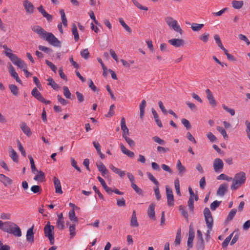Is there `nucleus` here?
<instances>
[{"mask_svg": "<svg viewBox=\"0 0 250 250\" xmlns=\"http://www.w3.org/2000/svg\"><path fill=\"white\" fill-rule=\"evenodd\" d=\"M32 30L37 33L42 39L47 41L50 45L57 47L61 46L60 41L52 33L47 32L40 26H33Z\"/></svg>", "mask_w": 250, "mask_h": 250, "instance_id": "obj_1", "label": "nucleus"}, {"mask_svg": "<svg viewBox=\"0 0 250 250\" xmlns=\"http://www.w3.org/2000/svg\"><path fill=\"white\" fill-rule=\"evenodd\" d=\"M1 229L4 232L12 234L17 237H21L22 234L20 227L16 224L11 221L2 222Z\"/></svg>", "mask_w": 250, "mask_h": 250, "instance_id": "obj_2", "label": "nucleus"}, {"mask_svg": "<svg viewBox=\"0 0 250 250\" xmlns=\"http://www.w3.org/2000/svg\"><path fill=\"white\" fill-rule=\"evenodd\" d=\"M246 180V177L245 172L241 171L235 174L234 178H232V183L231 186V189L234 190L238 189L245 183Z\"/></svg>", "mask_w": 250, "mask_h": 250, "instance_id": "obj_3", "label": "nucleus"}, {"mask_svg": "<svg viewBox=\"0 0 250 250\" xmlns=\"http://www.w3.org/2000/svg\"><path fill=\"white\" fill-rule=\"evenodd\" d=\"M165 21L168 26L182 36L184 33L178 21L171 17H167Z\"/></svg>", "mask_w": 250, "mask_h": 250, "instance_id": "obj_4", "label": "nucleus"}, {"mask_svg": "<svg viewBox=\"0 0 250 250\" xmlns=\"http://www.w3.org/2000/svg\"><path fill=\"white\" fill-rule=\"evenodd\" d=\"M54 227L51 225L50 222H48L44 228V236L50 241L51 245L54 243Z\"/></svg>", "mask_w": 250, "mask_h": 250, "instance_id": "obj_5", "label": "nucleus"}, {"mask_svg": "<svg viewBox=\"0 0 250 250\" xmlns=\"http://www.w3.org/2000/svg\"><path fill=\"white\" fill-rule=\"evenodd\" d=\"M204 215L207 226L208 229V233H209L212 228L213 220L211 212L208 208H206L204 209Z\"/></svg>", "mask_w": 250, "mask_h": 250, "instance_id": "obj_6", "label": "nucleus"}, {"mask_svg": "<svg viewBox=\"0 0 250 250\" xmlns=\"http://www.w3.org/2000/svg\"><path fill=\"white\" fill-rule=\"evenodd\" d=\"M224 163L220 158H216L213 162V168L216 172H220L223 168Z\"/></svg>", "mask_w": 250, "mask_h": 250, "instance_id": "obj_7", "label": "nucleus"}, {"mask_svg": "<svg viewBox=\"0 0 250 250\" xmlns=\"http://www.w3.org/2000/svg\"><path fill=\"white\" fill-rule=\"evenodd\" d=\"M195 236L194 230L191 225L189 228L188 238L187 245L188 248H192L193 246V241Z\"/></svg>", "mask_w": 250, "mask_h": 250, "instance_id": "obj_8", "label": "nucleus"}, {"mask_svg": "<svg viewBox=\"0 0 250 250\" xmlns=\"http://www.w3.org/2000/svg\"><path fill=\"white\" fill-rule=\"evenodd\" d=\"M121 129L123 131V136L124 137L125 141H132V140L128 139L126 136V135L128 133V129L126 126L125 119L124 117H123L121 119Z\"/></svg>", "mask_w": 250, "mask_h": 250, "instance_id": "obj_9", "label": "nucleus"}, {"mask_svg": "<svg viewBox=\"0 0 250 250\" xmlns=\"http://www.w3.org/2000/svg\"><path fill=\"white\" fill-rule=\"evenodd\" d=\"M168 42L170 44L176 47L183 46L185 44L184 41L181 39H172L169 40Z\"/></svg>", "mask_w": 250, "mask_h": 250, "instance_id": "obj_10", "label": "nucleus"}, {"mask_svg": "<svg viewBox=\"0 0 250 250\" xmlns=\"http://www.w3.org/2000/svg\"><path fill=\"white\" fill-rule=\"evenodd\" d=\"M23 5L27 13L31 14L34 13V6L28 0H24L23 2Z\"/></svg>", "mask_w": 250, "mask_h": 250, "instance_id": "obj_11", "label": "nucleus"}, {"mask_svg": "<svg viewBox=\"0 0 250 250\" xmlns=\"http://www.w3.org/2000/svg\"><path fill=\"white\" fill-rule=\"evenodd\" d=\"M34 226L33 225L30 228L28 229L26 235L27 241L31 244L34 242Z\"/></svg>", "mask_w": 250, "mask_h": 250, "instance_id": "obj_12", "label": "nucleus"}, {"mask_svg": "<svg viewBox=\"0 0 250 250\" xmlns=\"http://www.w3.org/2000/svg\"><path fill=\"white\" fill-rule=\"evenodd\" d=\"M56 225L57 228L60 230H62L64 229V222L62 213L58 214V219L57 220Z\"/></svg>", "mask_w": 250, "mask_h": 250, "instance_id": "obj_13", "label": "nucleus"}, {"mask_svg": "<svg viewBox=\"0 0 250 250\" xmlns=\"http://www.w3.org/2000/svg\"><path fill=\"white\" fill-rule=\"evenodd\" d=\"M207 94V98L209 101V103L212 106H215L216 105V102L214 98L213 94L209 89H207L205 91Z\"/></svg>", "mask_w": 250, "mask_h": 250, "instance_id": "obj_14", "label": "nucleus"}, {"mask_svg": "<svg viewBox=\"0 0 250 250\" xmlns=\"http://www.w3.org/2000/svg\"><path fill=\"white\" fill-rule=\"evenodd\" d=\"M53 183L55 188V192L57 193L62 194V190L60 180L56 177L53 178Z\"/></svg>", "mask_w": 250, "mask_h": 250, "instance_id": "obj_15", "label": "nucleus"}, {"mask_svg": "<svg viewBox=\"0 0 250 250\" xmlns=\"http://www.w3.org/2000/svg\"><path fill=\"white\" fill-rule=\"evenodd\" d=\"M228 188V184L226 183H223L221 184L217 191V195L219 196H223L225 193L227 191Z\"/></svg>", "mask_w": 250, "mask_h": 250, "instance_id": "obj_16", "label": "nucleus"}, {"mask_svg": "<svg viewBox=\"0 0 250 250\" xmlns=\"http://www.w3.org/2000/svg\"><path fill=\"white\" fill-rule=\"evenodd\" d=\"M37 9L40 12L43 17L45 18L48 21H50L52 20L53 17L52 15L48 14L45 10L44 9L42 5L40 6L37 8Z\"/></svg>", "mask_w": 250, "mask_h": 250, "instance_id": "obj_17", "label": "nucleus"}, {"mask_svg": "<svg viewBox=\"0 0 250 250\" xmlns=\"http://www.w3.org/2000/svg\"><path fill=\"white\" fill-rule=\"evenodd\" d=\"M36 175L34 178L35 181L39 182H42L45 181V175L42 171H36Z\"/></svg>", "mask_w": 250, "mask_h": 250, "instance_id": "obj_18", "label": "nucleus"}, {"mask_svg": "<svg viewBox=\"0 0 250 250\" xmlns=\"http://www.w3.org/2000/svg\"><path fill=\"white\" fill-rule=\"evenodd\" d=\"M5 54L10 59L11 62L15 65H16L17 62L20 60V58H19L16 55L12 53L5 52Z\"/></svg>", "mask_w": 250, "mask_h": 250, "instance_id": "obj_19", "label": "nucleus"}, {"mask_svg": "<svg viewBox=\"0 0 250 250\" xmlns=\"http://www.w3.org/2000/svg\"><path fill=\"white\" fill-rule=\"evenodd\" d=\"M155 203H151L149 205L148 210L147 214L149 217L151 219H154L155 216Z\"/></svg>", "mask_w": 250, "mask_h": 250, "instance_id": "obj_20", "label": "nucleus"}, {"mask_svg": "<svg viewBox=\"0 0 250 250\" xmlns=\"http://www.w3.org/2000/svg\"><path fill=\"white\" fill-rule=\"evenodd\" d=\"M0 181L5 186H7L12 183V180L11 179L2 174H0Z\"/></svg>", "mask_w": 250, "mask_h": 250, "instance_id": "obj_21", "label": "nucleus"}, {"mask_svg": "<svg viewBox=\"0 0 250 250\" xmlns=\"http://www.w3.org/2000/svg\"><path fill=\"white\" fill-rule=\"evenodd\" d=\"M109 168L116 174H118L121 177H123L125 175V171L122 170L121 169L116 167L112 164L109 165Z\"/></svg>", "mask_w": 250, "mask_h": 250, "instance_id": "obj_22", "label": "nucleus"}, {"mask_svg": "<svg viewBox=\"0 0 250 250\" xmlns=\"http://www.w3.org/2000/svg\"><path fill=\"white\" fill-rule=\"evenodd\" d=\"M176 167L178 170L179 175L180 176H183L185 173L186 172V167L182 165L180 160H178L177 163Z\"/></svg>", "mask_w": 250, "mask_h": 250, "instance_id": "obj_23", "label": "nucleus"}, {"mask_svg": "<svg viewBox=\"0 0 250 250\" xmlns=\"http://www.w3.org/2000/svg\"><path fill=\"white\" fill-rule=\"evenodd\" d=\"M97 166L99 171L102 173L103 176H104L108 173V170L102 162L97 164Z\"/></svg>", "mask_w": 250, "mask_h": 250, "instance_id": "obj_24", "label": "nucleus"}, {"mask_svg": "<svg viewBox=\"0 0 250 250\" xmlns=\"http://www.w3.org/2000/svg\"><path fill=\"white\" fill-rule=\"evenodd\" d=\"M130 225L133 227H137L139 226L135 210L133 211L132 217L130 220Z\"/></svg>", "mask_w": 250, "mask_h": 250, "instance_id": "obj_25", "label": "nucleus"}, {"mask_svg": "<svg viewBox=\"0 0 250 250\" xmlns=\"http://www.w3.org/2000/svg\"><path fill=\"white\" fill-rule=\"evenodd\" d=\"M121 149L122 152L128 156L130 158H133L134 156V154L133 152L128 150L123 145L121 144Z\"/></svg>", "mask_w": 250, "mask_h": 250, "instance_id": "obj_26", "label": "nucleus"}, {"mask_svg": "<svg viewBox=\"0 0 250 250\" xmlns=\"http://www.w3.org/2000/svg\"><path fill=\"white\" fill-rule=\"evenodd\" d=\"M232 7L236 9H239L241 8L243 5L244 2L243 0H232L231 2Z\"/></svg>", "mask_w": 250, "mask_h": 250, "instance_id": "obj_27", "label": "nucleus"}, {"mask_svg": "<svg viewBox=\"0 0 250 250\" xmlns=\"http://www.w3.org/2000/svg\"><path fill=\"white\" fill-rule=\"evenodd\" d=\"M68 216H69L70 220L72 222H73L74 223H76L77 224L78 223V219L75 215V211H74V209L70 210L69 211V213H68Z\"/></svg>", "mask_w": 250, "mask_h": 250, "instance_id": "obj_28", "label": "nucleus"}, {"mask_svg": "<svg viewBox=\"0 0 250 250\" xmlns=\"http://www.w3.org/2000/svg\"><path fill=\"white\" fill-rule=\"evenodd\" d=\"M146 106V102L145 100H143L140 104V118L143 119L145 114V109Z\"/></svg>", "mask_w": 250, "mask_h": 250, "instance_id": "obj_29", "label": "nucleus"}, {"mask_svg": "<svg viewBox=\"0 0 250 250\" xmlns=\"http://www.w3.org/2000/svg\"><path fill=\"white\" fill-rule=\"evenodd\" d=\"M9 152L11 153L10 157L13 161L16 163L18 162V156L14 149L10 147L9 148Z\"/></svg>", "mask_w": 250, "mask_h": 250, "instance_id": "obj_30", "label": "nucleus"}, {"mask_svg": "<svg viewBox=\"0 0 250 250\" xmlns=\"http://www.w3.org/2000/svg\"><path fill=\"white\" fill-rule=\"evenodd\" d=\"M21 128L22 131L27 135L29 136L31 134V132L29 127L25 123H22L21 125Z\"/></svg>", "mask_w": 250, "mask_h": 250, "instance_id": "obj_31", "label": "nucleus"}, {"mask_svg": "<svg viewBox=\"0 0 250 250\" xmlns=\"http://www.w3.org/2000/svg\"><path fill=\"white\" fill-rule=\"evenodd\" d=\"M9 88L11 93L15 96H17L19 94V88L15 84H9Z\"/></svg>", "mask_w": 250, "mask_h": 250, "instance_id": "obj_32", "label": "nucleus"}, {"mask_svg": "<svg viewBox=\"0 0 250 250\" xmlns=\"http://www.w3.org/2000/svg\"><path fill=\"white\" fill-rule=\"evenodd\" d=\"M72 32L74 36V39L76 42L78 41L79 40V35L78 32L77 28L75 24L72 25Z\"/></svg>", "mask_w": 250, "mask_h": 250, "instance_id": "obj_33", "label": "nucleus"}, {"mask_svg": "<svg viewBox=\"0 0 250 250\" xmlns=\"http://www.w3.org/2000/svg\"><path fill=\"white\" fill-rule=\"evenodd\" d=\"M204 25L203 24H199L196 23H192L191 24V29L195 32H198L200 31L203 27Z\"/></svg>", "mask_w": 250, "mask_h": 250, "instance_id": "obj_34", "label": "nucleus"}, {"mask_svg": "<svg viewBox=\"0 0 250 250\" xmlns=\"http://www.w3.org/2000/svg\"><path fill=\"white\" fill-rule=\"evenodd\" d=\"M34 97L42 103H44L45 104H50L51 103V102L50 101L45 100L42 97V94L40 92L39 93H38V94H37Z\"/></svg>", "mask_w": 250, "mask_h": 250, "instance_id": "obj_35", "label": "nucleus"}, {"mask_svg": "<svg viewBox=\"0 0 250 250\" xmlns=\"http://www.w3.org/2000/svg\"><path fill=\"white\" fill-rule=\"evenodd\" d=\"M34 97L42 103H44L45 104H50L51 103V102L50 101L45 100L42 97V94L40 92L39 93H38V94H37Z\"/></svg>", "mask_w": 250, "mask_h": 250, "instance_id": "obj_36", "label": "nucleus"}, {"mask_svg": "<svg viewBox=\"0 0 250 250\" xmlns=\"http://www.w3.org/2000/svg\"><path fill=\"white\" fill-rule=\"evenodd\" d=\"M60 13L61 16V19L62 21V23L64 25V26H67V21L65 16V14L64 13V11L63 9H61L60 10Z\"/></svg>", "mask_w": 250, "mask_h": 250, "instance_id": "obj_37", "label": "nucleus"}, {"mask_svg": "<svg viewBox=\"0 0 250 250\" xmlns=\"http://www.w3.org/2000/svg\"><path fill=\"white\" fill-rule=\"evenodd\" d=\"M237 212V210L235 208L232 209L229 212L228 217L226 219L227 222H229L231 221L235 216Z\"/></svg>", "mask_w": 250, "mask_h": 250, "instance_id": "obj_38", "label": "nucleus"}, {"mask_svg": "<svg viewBox=\"0 0 250 250\" xmlns=\"http://www.w3.org/2000/svg\"><path fill=\"white\" fill-rule=\"evenodd\" d=\"M216 129L218 132H219L221 134V135L223 136L224 139H228V137L227 132L223 127L220 126H217L216 127Z\"/></svg>", "mask_w": 250, "mask_h": 250, "instance_id": "obj_39", "label": "nucleus"}, {"mask_svg": "<svg viewBox=\"0 0 250 250\" xmlns=\"http://www.w3.org/2000/svg\"><path fill=\"white\" fill-rule=\"evenodd\" d=\"M119 22L122 25V26L125 28V29L129 33H131L132 32L131 29L125 23L123 19L119 18Z\"/></svg>", "mask_w": 250, "mask_h": 250, "instance_id": "obj_40", "label": "nucleus"}, {"mask_svg": "<svg viewBox=\"0 0 250 250\" xmlns=\"http://www.w3.org/2000/svg\"><path fill=\"white\" fill-rule=\"evenodd\" d=\"M47 81L49 82L48 84L50 85L54 89L57 90L59 88L58 84L54 82L52 78H49Z\"/></svg>", "mask_w": 250, "mask_h": 250, "instance_id": "obj_41", "label": "nucleus"}, {"mask_svg": "<svg viewBox=\"0 0 250 250\" xmlns=\"http://www.w3.org/2000/svg\"><path fill=\"white\" fill-rule=\"evenodd\" d=\"M28 158H29L30 163L31 164V168L32 172L33 173L36 174V171H38V170L37 169V168L36 167V166H35V165L34 163V159L31 156H28Z\"/></svg>", "mask_w": 250, "mask_h": 250, "instance_id": "obj_42", "label": "nucleus"}, {"mask_svg": "<svg viewBox=\"0 0 250 250\" xmlns=\"http://www.w3.org/2000/svg\"><path fill=\"white\" fill-rule=\"evenodd\" d=\"M179 208L181 213L183 215L186 219L188 220V215L187 211L186 210L185 207L183 206H180Z\"/></svg>", "mask_w": 250, "mask_h": 250, "instance_id": "obj_43", "label": "nucleus"}, {"mask_svg": "<svg viewBox=\"0 0 250 250\" xmlns=\"http://www.w3.org/2000/svg\"><path fill=\"white\" fill-rule=\"evenodd\" d=\"M217 179L218 180H226L228 181H230L232 180V178L228 176V175L225 174H221L219 175L217 177Z\"/></svg>", "mask_w": 250, "mask_h": 250, "instance_id": "obj_44", "label": "nucleus"}, {"mask_svg": "<svg viewBox=\"0 0 250 250\" xmlns=\"http://www.w3.org/2000/svg\"><path fill=\"white\" fill-rule=\"evenodd\" d=\"M70 235L71 238H73L76 235L75 224L70 225L69 228Z\"/></svg>", "mask_w": 250, "mask_h": 250, "instance_id": "obj_45", "label": "nucleus"}, {"mask_svg": "<svg viewBox=\"0 0 250 250\" xmlns=\"http://www.w3.org/2000/svg\"><path fill=\"white\" fill-rule=\"evenodd\" d=\"M132 1L133 4L140 9L145 11L148 10V8L147 7L142 6L136 0H132Z\"/></svg>", "mask_w": 250, "mask_h": 250, "instance_id": "obj_46", "label": "nucleus"}, {"mask_svg": "<svg viewBox=\"0 0 250 250\" xmlns=\"http://www.w3.org/2000/svg\"><path fill=\"white\" fill-rule=\"evenodd\" d=\"M174 186L175 188V190L177 194L179 196L181 195L180 189V183L179 180L178 179L175 180L174 181Z\"/></svg>", "mask_w": 250, "mask_h": 250, "instance_id": "obj_47", "label": "nucleus"}, {"mask_svg": "<svg viewBox=\"0 0 250 250\" xmlns=\"http://www.w3.org/2000/svg\"><path fill=\"white\" fill-rule=\"evenodd\" d=\"M63 95H64V96L66 98L70 99L71 94L68 88L66 86H64L63 87Z\"/></svg>", "mask_w": 250, "mask_h": 250, "instance_id": "obj_48", "label": "nucleus"}, {"mask_svg": "<svg viewBox=\"0 0 250 250\" xmlns=\"http://www.w3.org/2000/svg\"><path fill=\"white\" fill-rule=\"evenodd\" d=\"M81 55L84 59H87L89 57V53L87 48L81 51Z\"/></svg>", "mask_w": 250, "mask_h": 250, "instance_id": "obj_49", "label": "nucleus"}, {"mask_svg": "<svg viewBox=\"0 0 250 250\" xmlns=\"http://www.w3.org/2000/svg\"><path fill=\"white\" fill-rule=\"evenodd\" d=\"M222 107L227 112L229 113L231 116L235 115V111L234 109L230 108L226 106L225 104H223Z\"/></svg>", "mask_w": 250, "mask_h": 250, "instance_id": "obj_50", "label": "nucleus"}, {"mask_svg": "<svg viewBox=\"0 0 250 250\" xmlns=\"http://www.w3.org/2000/svg\"><path fill=\"white\" fill-rule=\"evenodd\" d=\"M115 108V106L114 104H112L110 106V108L107 114L105 115L106 117H111L114 114V109Z\"/></svg>", "mask_w": 250, "mask_h": 250, "instance_id": "obj_51", "label": "nucleus"}, {"mask_svg": "<svg viewBox=\"0 0 250 250\" xmlns=\"http://www.w3.org/2000/svg\"><path fill=\"white\" fill-rule=\"evenodd\" d=\"M194 201H193V200L191 198H189L188 204V209H189L190 211L192 213L194 211Z\"/></svg>", "mask_w": 250, "mask_h": 250, "instance_id": "obj_52", "label": "nucleus"}, {"mask_svg": "<svg viewBox=\"0 0 250 250\" xmlns=\"http://www.w3.org/2000/svg\"><path fill=\"white\" fill-rule=\"evenodd\" d=\"M209 35L208 33H205L199 36V39L204 42H207L208 40Z\"/></svg>", "mask_w": 250, "mask_h": 250, "instance_id": "obj_53", "label": "nucleus"}, {"mask_svg": "<svg viewBox=\"0 0 250 250\" xmlns=\"http://www.w3.org/2000/svg\"><path fill=\"white\" fill-rule=\"evenodd\" d=\"M16 65H17L18 67L20 68L21 69H23L27 68L26 64L24 63V61L21 60V59L19 61V62H17Z\"/></svg>", "mask_w": 250, "mask_h": 250, "instance_id": "obj_54", "label": "nucleus"}, {"mask_svg": "<svg viewBox=\"0 0 250 250\" xmlns=\"http://www.w3.org/2000/svg\"><path fill=\"white\" fill-rule=\"evenodd\" d=\"M221 201H218L217 200L214 201L210 205V209L212 210H215L220 205Z\"/></svg>", "mask_w": 250, "mask_h": 250, "instance_id": "obj_55", "label": "nucleus"}, {"mask_svg": "<svg viewBox=\"0 0 250 250\" xmlns=\"http://www.w3.org/2000/svg\"><path fill=\"white\" fill-rule=\"evenodd\" d=\"M40 50L44 51L46 53L49 54L52 52V50L50 48L42 45H39L38 47Z\"/></svg>", "mask_w": 250, "mask_h": 250, "instance_id": "obj_56", "label": "nucleus"}, {"mask_svg": "<svg viewBox=\"0 0 250 250\" xmlns=\"http://www.w3.org/2000/svg\"><path fill=\"white\" fill-rule=\"evenodd\" d=\"M196 247L198 250H203L204 249V243L203 240H198L196 244Z\"/></svg>", "mask_w": 250, "mask_h": 250, "instance_id": "obj_57", "label": "nucleus"}, {"mask_svg": "<svg viewBox=\"0 0 250 250\" xmlns=\"http://www.w3.org/2000/svg\"><path fill=\"white\" fill-rule=\"evenodd\" d=\"M31 190L34 193H40L42 191V188L39 186L34 185L31 187Z\"/></svg>", "mask_w": 250, "mask_h": 250, "instance_id": "obj_58", "label": "nucleus"}, {"mask_svg": "<svg viewBox=\"0 0 250 250\" xmlns=\"http://www.w3.org/2000/svg\"><path fill=\"white\" fill-rule=\"evenodd\" d=\"M131 187L138 194L140 195L143 194L142 190L140 188L135 184L132 183L131 184Z\"/></svg>", "mask_w": 250, "mask_h": 250, "instance_id": "obj_59", "label": "nucleus"}, {"mask_svg": "<svg viewBox=\"0 0 250 250\" xmlns=\"http://www.w3.org/2000/svg\"><path fill=\"white\" fill-rule=\"evenodd\" d=\"M117 205L119 207H125V201L124 198L117 199Z\"/></svg>", "mask_w": 250, "mask_h": 250, "instance_id": "obj_60", "label": "nucleus"}, {"mask_svg": "<svg viewBox=\"0 0 250 250\" xmlns=\"http://www.w3.org/2000/svg\"><path fill=\"white\" fill-rule=\"evenodd\" d=\"M45 63L48 66L50 67V68L53 72H54L55 73L56 72L57 67L52 62L48 60H46Z\"/></svg>", "mask_w": 250, "mask_h": 250, "instance_id": "obj_61", "label": "nucleus"}, {"mask_svg": "<svg viewBox=\"0 0 250 250\" xmlns=\"http://www.w3.org/2000/svg\"><path fill=\"white\" fill-rule=\"evenodd\" d=\"M167 205L169 207L173 206L174 205L173 196H167Z\"/></svg>", "mask_w": 250, "mask_h": 250, "instance_id": "obj_62", "label": "nucleus"}, {"mask_svg": "<svg viewBox=\"0 0 250 250\" xmlns=\"http://www.w3.org/2000/svg\"><path fill=\"white\" fill-rule=\"evenodd\" d=\"M181 122L187 129H188L191 127L190 124L188 120L183 119H182Z\"/></svg>", "mask_w": 250, "mask_h": 250, "instance_id": "obj_63", "label": "nucleus"}, {"mask_svg": "<svg viewBox=\"0 0 250 250\" xmlns=\"http://www.w3.org/2000/svg\"><path fill=\"white\" fill-rule=\"evenodd\" d=\"M245 125L247 127L246 131L248 134V136L250 139V122L249 121L245 122Z\"/></svg>", "mask_w": 250, "mask_h": 250, "instance_id": "obj_64", "label": "nucleus"}]
</instances>
